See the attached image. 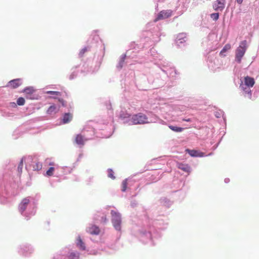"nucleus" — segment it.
Masks as SVG:
<instances>
[{
    "label": "nucleus",
    "instance_id": "b1692460",
    "mask_svg": "<svg viewBox=\"0 0 259 259\" xmlns=\"http://www.w3.org/2000/svg\"><path fill=\"white\" fill-rule=\"evenodd\" d=\"M210 17L211 19H212L213 20H217L219 19V14L218 13H212L210 15Z\"/></svg>",
    "mask_w": 259,
    "mask_h": 259
},
{
    "label": "nucleus",
    "instance_id": "f8f14e48",
    "mask_svg": "<svg viewBox=\"0 0 259 259\" xmlns=\"http://www.w3.org/2000/svg\"><path fill=\"white\" fill-rule=\"evenodd\" d=\"M244 82L248 87H252L255 83L254 79L249 76L244 78Z\"/></svg>",
    "mask_w": 259,
    "mask_h": 259
},
{
    "label": "nucleus",
    "instance_id": "39448f33",
    "mask_svg": "<svg viewBox=\"0 0 259 259\" xmlns=\"http://www.w3.org/2000/svg\"><path fill=\"white\" fill-rule=\"evenodd\" d=\"M225 6V0H217L213 4V8L217 11H222Z\"/></svg>",
    "mask_w": 259,
    "mask_h": 259
},
{
    "label": "nucleus",
    "instance_id": "412c9836",
    "mask_svg": "<svg viewBox=\"0 0 259 259\" xmlns=\"http://www.w3.org/2000/svg\"><path fill=\"white\" fill-rule=\"evenodd\" d=\"M25 102V99L22 97L19 98L17 100V104L19 106H22L24 105Z\"/></svg>",
    "mask_w": 259,
    "mask_h": 259
},
{
    "label": "nucleus",
    "instance_id": "423d86ee",
    "mask_svg": "<svg viewBox=\"0 0 259 259\" xmlns=\"http://www.w3.org/2000/svg\"><path fill=\"white\" fill-rule=\"evenodd\" d=\"M22 79L20 78H17L12 80L9 82L8 86L11 88L15 89L22 84Z\"/></svg>",
    "mask_w": 259,
    "mask_h": 259
},
{
    "label": "nucleus",
    "instance_id": "473e14b6",
    "mask_svg": "<svg viewBox=\"0 0 259 259\" xmlns=\"http://www.w3.org/2000/svg\"><path fill=\"white\" fill-rule=\"evenodd\" d=\"M49 165H55V163L54 162H51L49 163Z\"/></svg>",
    "mask_w": 259,
    "mask_h": 259
},
{
    "label": "nucleus",
    "instance_id": "20e7f679",
    "mask_svg": "<svg viewBox=\"0 0 259 259\" xmlns=\"http://www.w3.org/2000/svg\"><path fill=\"white\" fill-rule=\"evenodd\" d=\"M172 11L171 10H162L158 13L154 21L157 22L160 20L168 18L172 15Z\"/></svg>",
    "mask_w": 259,
    "mask_h": 259
},
{
    "label": "nucleus",
    "instance_id": "c85d7f7f",
    "mask_svg": "<svg viewBox=\"0 0 259 259\" xmlns=\"http://www.w3.org/2000/svg\"><path fill=\"white\" fill-rule=\"evenodd\" d=\"M58 101L60 103H61L63 106H66L65 102L63 99L59 98L58 99Z\"/></svg>",
    "mask_w": 259,
    "mask_h": 259
},
{
    "label": "nucleus",
    "instance_id": "bb28decb",
    "mask_svg": "<svg viewBox=\"0 0 259 259\" xmlns=\"http://www.w3.org/2000/svg\"><path fill=\"white\" fill-rule=\"evenodd\" d=\"M108 177L112 179H115V177L113 175V171L112 169H108Z\"/></svg>",
    "mask_w": 259,
    "mask_h": 259
},
{
    "label": "nucleus",
    "instance_id": "7ed1b4c3",
    "mask_svg": "<svg viewBox=\"0 0 259 259\" xmlns=\"http://www.w3.org/2000/svg\"><path fill=\"white\" fill-rule=\"evenodd\" d=\"M112 215V222L114 226V227L116 230H120L121 229V217L119 213L115 212L114 210H112L111 212Z\"/></svg>",
    "mask_w": 259,
    "mask_h": 259
},
{
    "label": "nucleus",
    "instance_id": "4be33fe9",
    "mask_svg": "<svg viewBox=\"0 0 259 259\" xmlns=\"http://www.w3.org/2000/svg\"><path fill=\"white\" fill-rule=\"evenodd\" d=\"M33 169L35 170H39L42 168V164L39 162H36L33 166Z\"/></svg>",
    "mask_w": 259,
    "mask_h": 259
},
{
    "label": "nucleus",
    "instance_id": "9b49d317",
    "mask_svg": "<svg viewBox=\"0 0 259 259\" xmlns=\"http://www.w3.org/2000/svg\"><path fill=\"white\" fill-rule=\"evenodd\" d=\"M177 166L179 169L182 170L185 172H189L190 171V167L187 164H185L183 163H178Z\"/></svg>",
    "mask_w": 259,
    "mask_h": 259
},
{
    "label": "nucleus",
    "instance_id": "2f4dec72",
    "mask_svg": "<svg viewBox=\"0 0 259 259\" xmlns=\"http://www.w3.org/2000/svg\"><path fill=\"white\" fill-rule=\"evenodd\" d=\"M243 0H237V2L238 4H241L243 2Z\"/></svg>",
    "mask_w": 259,
    "mask_h": 259
},
{
    "label": "nucleus",
    "instance_id": "a878e982",
    "mask_svg": "<svg viewBox=\"0 0 259 259\" xmlns=\"http://www.w3.org/2000/svg\"><path fill=\"white\" fill-rule=\"evenodd\" d=\"M214 115L217 118H220L223 115V112L219 110L215 112Z\"/></svg>",
    "mask_w": 259,
    "mask_h": 259
},
{
    "label": "nucleus",
    "instance_id": "2eb2a0df",
    "mask_svg": "<svg viewBox=\"0 0 259 259\" xmlns=\"http://www.w3.org/2000/svg\"><path fill=\"white\" fill-rule=\"evenodd\" d=\"M59 110V108H57L55 105H51L48 108V109L47 111V113L48 114H53L58 112Z\"/></svg>",
    "mask_w": 259,
    "mask_h": 259
},
{
    "label": "nucleus",
    "instance_id": "f3484780",
    "mask_svg": "<svg viewBox=\"0 0 259 259\" xmlns=\"http://www.w3.org/2000/svg\"><path fill=\"white\" fill-rule=\"evenodd\" d=\"M46 93L47 94H49V95H54V96L52 97L53 99H57V96H61V93L60 92H57V91H47L46 92Z\"/></svg>",
    "mask_w": 259,
    "mask_h": 259
},
{
    "label": "nucleus",
    "instance_id": "1a4fd4ad",
    "mask_svg": "<svg viewBox=\"0 0 259 259\" xmlns=\"http://www.w3.org/2000/svg\"><path fill=\"white\" fill-rule=\"evenodd\" d=\"M186 152L188 153L192 157H202L204 154L202 152H199L198 151L195 150H190L187 149Z\"/></svg>",
    "mask_w": 259,
    "mask_h": 259
},
{
    "label": "nucleus",
    "instance_id": "4468645a",
    "mask_svg": "<svg viewBox=\"0 0 259 259\" xmlns=\"http://www.w3.org/2000/svg\"><path fill=\"white\" fill-rule=\"evenodd\" d=\"M85 141H87V140L84 139L81 135H78L76 137L75 142L78 145L83 146L84 144Z\"/></svg>",
    "mask_w": 259,
    "mask_h": 259
},
{
    "label": "nucleus",
    "instance_id": "0eeeda50",
    "mask_svg": "<svg viewBox=\"0 0 259 259\" xmlns=\"http://www.w3.org/2000/svg\"><path fill=\"white\" fill-rule=\"evenodd\" d=\"M30 201L28 198H24L21 202L19 204V211L23 213L26 209L28 204L29 203Z\"/></svg>",
    "mask_w": 259,
    "mask_h": 259
},
{
    "label": "nucleus",
    "instance_id": "5701e85b",
    "mask_svg": "<svg viewBox=\"0 0 259 259\" xmlns=\"http://www.w3.org/2000/svg\"><path fill=\"white\" fill-rule=\"evenodd\" d=\"M127 180H124L122 181V185H121V186H122V189L121 190L123 191V192H124L126 188H127Z\"/></svg>",
    "mask_w": 259,
    "mask_h": 259
},
{
    "label": "nucleus",
    "instance_id": "aec40b11",
    "mask_svg": "<svg viewBox=\"0 0 259 259\" xmlns=\"http://www.w3.org/2000/svg\"><path fill=\"white\" fill-rule=\"evenodd\" d=\"M54 171L55 168L54 167H50L47 171L46 175L49 177L52 176L53 175Z\"/></svg>",
    "mask_w": 259,
    "mask_h": 259
},
{
    "label": "nucleus",
    "instance_id": "f257e3e1",
    "mask_svg": "<svg viewBox=\"0 0 259 259\" xmlns=\"http://www.w3.org/2000/svg\"><path fill=\"white\" fill-rule=\"evenodd\" d=\"M130 123L133 124H142L148 123V117L142 113H139L133 115L130 119Z\"/></svg>",
    "mask_w": 259,
    "mask_h": 259
},
{
    "label": "nucleus",
    "instance_id": "6e6552de",
    "mask_svg": "<svg viewBox=\"0 0 259 259\" xmlns=\"http://www.w3.org/2000/svg\"><path fill=\"white\" fill-rule=\"evenodd\" d=\"M87 231L92 235H98L100 232V230L97 226L92 225L88 228Z\"/></svg>",
    "mask_w": 259,
    "mask_h": 259
},
{
    "label": "nucleus",
    "instance_id": "f03ea898",
    "mask_svg": "<svg viewBox=\"0 0 259 259\" xmlns=\"http://www.w3.org/2000/svg\"><path fill=\"white\" fill-rule=\"evenodd\" d=\"M247 49V41L243 40L240 44L239 46L236 50L235 58L238 63H240Z\"/></svg>",
    "mask_w": 259,
    "mask_h": 259
},
{
    "label": "nucleus",
    "instance_id": "c756f323",
    "mask_svg": "<svg viewBox=\"0 0 259 259\" xmlns=\"http://www.w3.org/2000/svg\"><path fill=\"white\" fill-rule=\"evenodd\" d=\"M107 221V219L106 216H103L102 217V219L101 222L103 223H106Z\"/></svg>",
    "mask_w": 259,
    "mask_h": 259
},
{
    "label": "nucleus",
    "instance_id": "7c9ffc66",
    "mask_svg": "<svg viewBox=\"0 0 259 259\" xmlns=\"http://www.w3.org/2000/svg\"><path fill=\"white\" fill-rule=\"evenodd\" d=\"M169 127L171 129V130H183V128H181V127H179V128H175V127H171L170 126H169Z\"/></svg>",
    "mask_w": 259,
    "mask_h": 259
},
{
    "label": "nucleus",
    "instance_id": "cd10ccee",
    "mask_svg": "<svg viewBox=\"0 0 259 259\" xmlns=\"http://www.w3.org/2000/svg\"><path fill=\"white\" fill-rule=\"evenodd\" d=\"M87 50L86 48H84V49H82L79 53V55L81 57H82L83 55V54H84V53L87 52Z\"/></svg>",
    "mask_w": 259,
    "mask_h": 259
},
{
    "label": "nucleus",
    "instance_id": "ddd939ff",
    "mask_svg": "<svg viewBox=\"0 0 259 259\" xmlns=\"http://www.w3.org/2000/svg\"><path fill=\"white\" fill-rule=\"evenodd\" d=\"M76 245L79 248V249L81 250H85V246L84 245V243L81 240L80 237L78 236L76 239Z\"/></svg>",
    "mask_w": 259,
    "mask_h": 259
},
{
    "label": "nucleus",
    "instance_id": "a211bd4d",
    "mask_svg": "<svg viewBox=\"0 0 259 259\" xmlns=\"http://www.w3.org/2000/svg\"><path fill=\"white\" fill-rule=\"evenodd\" d=\"M231 48V46L230 44H227L226 45L223 49L221 50V51L220 52V55L221 56H225V55H224V53L226 52L227 51L230 50Z\"/></svg>",
    "mask_w": 259,
    "mask_h": 259
},
{
    "label": "nucleus",
    "instance_id": "dca6fc26",
    "mask_svg": "<svg viewBox=\"0 0 259 259\" xmlns=\"http://www.w3.org/2000/svg\"><path fill=\"white\" fill-rule=\"evenodd\" d=\"M79 254L78 253L71 252L69 255L65 257L64 259H79Z\"/></svg>",
    "mask_w": 259,
    "mask_h": 259
},
{
    "label": "nucleus",
    "instance_id": "9d476101",
    "mask_svg": "<svg viewBox=\"0 0 259 259\" xmlns=\"http://www.w3.org/2000/svg\"><path fill=\"white\" fill-rule=\"evenodd\" d=\"M72 114L70 113H65L62 118V122L64 124L68 123L72 120Z\"/></svg>",
    "mask_w": 259,
    "mask_h": 259
},
{
    "label": "nucleus",
    "instance_id": "6ab92c4d",
    "mask_svg": "<svg viewBox=\"0 0 259 259\" xmlns=\"http://www.w3.org/2000/svg\"><path fill=\"white\" fill-rule=\"evenodd\" d=\"M34 92V90L32 87H27L24 89L23 92L29 95L32 94Z\"/></svg>",
    "mask_w": 259,
    "mask_h": 259
},
{
    "label": "nucleus",
    "instance_id": "393cba45",
    "mask_svg": "<svg viewBox=\"0 0 259 259\" xmlns=\"http://www.w3.org/2000/svg\"><path fill=\"white\" fill-rule=\"evenodd\" d=\"M23 165V158H22L19 164V165L18 166V169L19 172H22Z\"/></svg>",
    "mask_w": 259,
    "mask_h": 259
}]
</instances>
